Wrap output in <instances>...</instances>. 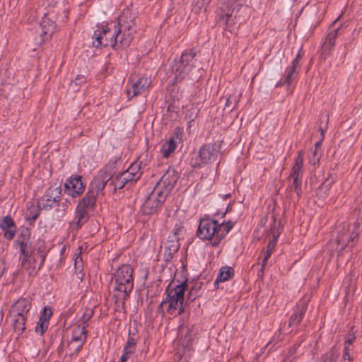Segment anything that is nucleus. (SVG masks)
Returning <instances> with one entry per match:
<instances>
[{"label":"nucleus","instance_id":"864d4df0","mask_svg":"<svg viewBox=\"0 0 362 362\" xmlns=\"http://www.w3.org/2000/svg\"><path fill=\"white\" fill-rule=\"evenodd\" d=\"M192 292H193V289H191V291H189V295H188V297L189 298H192V296H193Z\"/></svg>","mask_w":362,"mask_h":362},{"label":"nucleus","instance_id":"a19ab883","mask_svg":"<svg viewBox=\"0 0 362 362\" xmlns=\"http://www.w3.org/2000/svg\"><path fill=\"white\" fill-rule=\"evenodd\" d=\"M40 257L41 259V262L39 264L37 269H36L35 266H30L28 268H26V269L28 271L30 274H32L33 273L36 272L37 271H38L40 269V268L41 267V266L43 264L44 261H45V255L40 254Z\"/></svg>","mask_w":362,"mask_h":362},{"label":"nucleus","instance_id":"2eb2a0df","mask_svg":"<svg viewBox=\"0 0 362 362\" xmlns=\"http://www.w3.org/2000/svg\"><path fill=\"white\" fill-rule=\"evenodd\" d=\"M128 30L136 31L134 18L129 11H123L119 16L118 28H117V31L119 36L121 35L122 31Z\"/></svg>","mask_w":362,"mask_h":362},{"label":"nucleus","instance_id":"5fc2aeb1","mask_svg":"<svg viewBox=\"0 0 362 362\" xmlns=\"http://www.w3.org/2000/svg\"><path fill=\"white\" fill-rule=\"evenodd\" d=\"M300 57H301V55H300V53L299 52V53L297 54V56L296 57V58H295V59H298L299 60V59H300Z\"/></svg>","mask_w":362,"mask_h":362},{"label":"nucleus","instance_id":"6e6552de","mask_svg":"<svg viewBox=\"0 0 362 362\" xmlns=\"http://www.w3.org/2000/svg\"><path fill=\"white\" fill-rule=\"evenodd\" d=\"M220 146L210 144L202 146L198 154L191 158L190 165L194 168H201L214 162L219 154Z\"/></svg>","mask_w":362,"mask_h":362},{"label":"nucleus","instance_id":"f704fd0d","mask_svg":"<svg viewBox=\"0 0 362 362\" xmlns=\"http://www.w3.org/2000/svg\"><path fill=\"white\" fill-rule=\"evenodd\" d=\"M49 325V322L45 321V320L39 319L38 322L35 327V332L39 333L40 335H42L45 332L47 329Z\"/></svg>","mask_w":362,"mask_h":362},{"label":"nucleus","instance_id":"ddd939ff","mask_svg":"<svg viewBox=\"0 0 362 362\" xmlns=\"http://www.w3.org/2000/svg\"><path fill=\"white\" fill-rule=\"evenodd\" d=\"M151 84V81L147 77H141L136 81H132L128 85L126 93L129 99L143 93Z\"/></svg>","mask_w":362,"mask_h":362},{"label":"nucleus","instance_id":"f257e3e1","mask_svg":"<svg viewBox=\"0 0 362 362\" xmlns=\"http://www.w3.org/2000/svg\"><path fill=\"white\" fill-rule=\"evenodd\" d=\"M112 175L106 169L100 170L98 175L91 182L86 196L78 203L76 208V223L80 226L85 223L89 217L88 210L93 208L96 198L103 193L105 186L110 180Z\"/></svg>","mask_w":362,"mask_h":362},{"label":"nucleus","instance_id":"6ab92c4d","mask_svg":"<svg viewBox=\"0 0 362 362\" xmlns=\"http://www.w3.org/2000/svg\"><path fill=\"white\" fill-rule=\"evenodd\" d=\"M121 175L129 182V186H132L141 177L142 172L140 170L139 164L134 163Z\"/></svg>","mask_w":362,"mask_h":362},{"label":"nucleus","instance_id":"72a5a7b5","mask_svg":"<svg viewBox=\"0 0 362 362\" xmlns=\"http://www.w3.org/2000/svg\"><path fill=\"white\" fill-rule=\"evenodd\" d=\"M0 228L2 230L15 228V224L12 218L10 216L4 217L1 221L0 222Z\"/></svg>","mask_w":362,"mask_h":362},{"label":"nucleus","instance_id":"a18cd8bd","mask_svg":"<svg viewBox=\"0 0 362 362\" xmlns=\"http://www.w3.org/2000/svg\"><path fill=\"white\" fill-rule=\"evenodd\" d=\"M356 339V337L354 335V333H349L346 337V340H345V346H349V347L350 346V345H351L353 344V342L355 341Z\"/></svg>","mask_w":362,"mask_h":362},{"label":"nucleus","instance_id":"6e6d98bb","mask_svg":"<svg viewBox=\"0 0 362 362\" xmlns=\"http://www.w3.org/2000/svg\"><path fill=\"white\" fill-rule=\"evenodd\" d=\"M37 214H35L33 217H32V219L33 220H35L37 218Z\"/></svg>","mask_w":362,"mask_h":362},{"label":"nucleus","instance_id":"f8f14e48","mask_svg":"<svg viewBox=\"0 0 362 362\" xmlns=\"http://www.w3.org/2000/svg\"><path fill=\"white\" fill-rule=\"evenodd\" d=\"M64 187L65 192L72 197L81 195L85 189L81 177L79 175L70 177L65 182Z\"/></svg>","mask_w":362,"mask_h":362},{"label":"nucleus","instance_id":"423d86ee","mask_svg":"<svg viewBox=\"0 0 362 362\" xmlns=\"http://www.w3.org/2000/svg\"><path fill=\"white\" fill-rule=\"evenodd\" d=\"M358 231L350 223H343L337 228V236L329 243L332 252L339 255L351 241L358 238Z\"/></svg>","mask_w":362,"mask_h":362},{"label":"nucleus","instance_id":"f03ea898","mask_svg":"<svg viewBox=\"0 0 362 362\" xmlns=\"http://www.w3.org/2000/svg\"><path fill=\"white\" fill-rule=\"evenodd\" d=\"M196 53L192 50L183 52L175 66L172 67V71L175 74V81L180 82L188 78L190 80H198L202 75V70L195 67L194 58Z\"/></svg>","mask_w":362,"mask_h":362},{"label":"nucleus","instance_id":"4c0bfd02","mask_svg":"<svg viewBox=\"0 0 362 362\" xmlns=\"http://www.w3.org/2000/svg\"><path fill=\"white\" fill-rule=\"evenodd\" d=\"M81 251L78 254L74 260V268L76 273H81L83 269V262L81 257Z\"/></svg>","mask_w":362,"mask_h":362},{"label":"nucleus","instance_id":"a878e982","mask_svg":"<svg viewBox=\"0 0 362 362\" xmlns=\"http://www.w3.org/2000/svg\"><path fill=\"white\" fill-rule=\"evenodd\" d=\"M241 96V93L236 89L226 99V104L224 109H228L229 111L233 110L238 103Z\"/></svg>","mask_w":362,"mask_h":362},{"label":"nucleus","instance_id":"393cba45","mask_svg":"<svg viewBox=\"0 0 362 362\" xmlns=\"http://www.w3.org/2000/svg\"><path fill=\"white\" fill-rule=\"evenodd\" d=\"M234 275V270L232 267L225 266L220 269L218 276L215 281V284L218 282H224L232 278Z\"/></svg>","mask_w":362,"mask_h":362},{"label":"nucleus","instance_id":"1a4fd4ad","mask_svg":"<svg viewBox=\"0 0 362 362\" xmlns=\"http://www.w3.org/2000/svg\"><path fill=\"white\" fill-rule=\"evenodd\" d=\"M93 38V45L95 47H115L119 43V35L117 33L116 25L114 30L107 25H103L95 31Z\"/></svg>","mask_w":362,"mask_h":362},{"label":"nucleus","instance_id":"49530a36","mask_svg":"<svg viewBox=\"0 0 362 362\" xmlns=\"http://www.w3.org/2000/svg\"><path fill=\"white\" fill-rule=\"evenodd\" d=\"M182 226L180 223H176L175 227L172 230V232L174 233L175 235H177L179 234V232L181 230Z\"/></svg>","mask_w":362,"mask_h":362},{"label":"nucleus","instance_id":"cd10ccee","mask_svg":"<svg viewBox=\"0 0 362 362\" xmlns=\"http://www.w3.org/2000/svg\"><path fill=\"white\" fill-rule=\"evenodd\" d=\"M332 183V180L329 179L326 180L318 188L317 194L322 199L329 196L330 194Z\"/></svg>","mask_w":362,"mask_h":362},{"label":"nucleus","instance_id":"4be33fe9","mask_svg":"<svg viewBox=\"0 0 362 362\" xmlns=\"http://www.w3.org/2000/svg\"><path fill=\"white\" fill-rule=\"evenodd\" d=\"M234 11V7L230 2L223 4L220 7V11L218 13L220 16V21H223L225 25H227L230 18L232 16Z\"/></svg>","mask_w":362,"mask_h":362},{"label":"nucleus","instance_id":"2f4dec72","mask_svg":"<svg viewBox=\"0 0 362 362\" xmlns=\"http://www.w3.org/2000/svg\"><path fill=\"white\" fill-rule=\"evenodd\" d=\"M110 185L113 186L114 190L121 189L125 186H129V182L122 175L117 176L111 181Z\"/></svg>","mask_w":362,"mask_h":362},{"label":"nucleus","instance_id":"39448f33","mask_svg":"<svg viewBox=\"0 0 362 362\" xmlns=\"http://www.w3.org/2000/svg\"><path fill=\"white\" fill-rule=\"evenodd\" d=\"M133 269L128 265L120 267L115 273V291L118 292L117 297L125 300L129 297L134 287Z\"/></svg>","mask_w":362,"mask_h":362},{"label":"nucleus","instance_id":"c03bdc74","mask_svg":"<svg viewBox=\"0 0 362 362\" xmlns=\"http://www.w3.org/2000/svg\"><path fill=\"white\" fill-rule=\"evenodd\" d=\"M4 230V236L6 239L11 240L14 238L15 233H16L15 228H8V229H6Z\"/></svg>","mask_w":362,"mask_h":362},{"label":"nucleus","instance_id":"20e7f679","mask_svg":"<svg viewBox=\"0 0 362 362\" xmlns=\"http://www.w3.org/2000/svg\"><path fill=\"white\" fill-rule=\"evenodd\" d=\"M167 180L168 178L166 175L163 176L158 182V185L154 187L153 190L146 197L142 205V210L144 214H152L155 213L165 202L169 190L173 187V184L175 182V180L173 179L172 182H169L168 183L169 189L165 187L163 189L162 185L165 186Z\"/></svg>","mask_w":362,"mask_h":362},{"label":"nucleus","instance_id":"de8ad7c7","mask_svg":"<svg viewBox=\"0 0 362 362\" xmlns=\"http://www.w3.org/2000/svg\"><path fill=\"white\" fill-rule=\"evenodd\" d=\"M299 60L298 59H294L292 62V64L290 66V67H293L294 69L296 70V67L298 64Z\"/></svg>","mask_w":362,"mask_h":362},{"label":"nucleus","instance_id":"aec40b11","mask_svg":"<svg viewBox=\"0 0 362 362\" xmlns=\"http://www.w3.org/2000/svg\"><path fill=\"white\" fill-rule=\"evenodd\" d=\"M86 326L87 325H81L79 323L73 325L70 327L71 332V339L77 340L84 344L87 338Z\"/></svg>","mask_w":362,"mask_h":362},{"label":"nucleus","instance_id":"f3484780","mask_svg":"<svg viewBox=\"0 0 362 362\" xmlns=\"http://www.w3.org/2000/svg\"><path fill=\"white\" fill-rule=\"evenodd\" d=\"M41 29L40 35L42 37V40H48L50 39L55 30V22L51 19L47 14H45L40 23Z\"/></svg>","mask_w":362,"mask_h":362},{"label":"nucleus","instance_id":"603ef678","mask_svg":"<svg viewBox=\"0 0 362 362\" xmlns=\"http://www.w3.org/2000/svg\"><path fill=\"white\" fill-rule=\"evenodd\" d=\"M324 362H336V361L331 356H327Z\"/></svg>","mask_w":362,"mask_h":362},{"label":"nucleus","instance_id":"412c9836","mask_svg":"<svg viewBox=\"0 0 362 362\" xmlns=\"http://www.w3.org/2000/svg\"><path fill=\"white\" fill-rule=\"evenodd\" d=\"M303 173V154L299 151L298 156L295 158V163L291 168L289 177L302 178Z\"/></svg>","mask_w":362,"mask_h":362},{"label":"nucleus","instance_id":"09e8293b","mask_svg":"<svg viewBox=\"0 0 362 362\" xmlns=\"http://www.w3.org/2000/svg\"><path fill=\"white\" fill-rule=\"evenodd\" d=\"M265 267H263V261L262 262V266H261V268L259 269V271L258 272V276H261L262 277L263 275H264V269Z\"/></svg>","mask_w":362,"mask_h":362},{"label":"nucleus","instance_id":"4468645a","mask_svg":"<svg viewBox=\"0 0 362 362\" xmlns=\"http://www.w3.org/2000/svg\"><path fill=\"white\" fill-rule=\"evenodd\" d=\"M83 344H84L77 340L73 339H70L66 343V344L64 342H62L58 348V354L61 356L66 348V355L69 356L71 358H75L79 353Z\"/></svg>","mask_w":362,"mask_h":362},{"label":"nucleus","instance_id":"052dcab7","mask_svg":"<svg viewBox=\"0 0 362 362\" xmlns=\"http://www.w3.org/2000/svg\"><path fill=\"white\" fill-rule=\"evenodd\" d=\"M320 131H321V133H322V136H324V131L322 129H320Z\"/></svg>","mask_w":362,"mask_h":362},{"label":"nucleus","instance_id":"680f3d73","mask_svg":"<svg viewBox=\"0 0 362 362\" xmlns=\"http://www.w3.org/2000/svg\"><path fill=\"white\" fill-rule=\"evenodd\" d=\"M318 146H320V142H317V143L316 144V145H315V148H317V147H318Z\"/></svg>","mask_w":362,"mask_h":362},{"label":"nucleus","instance_id":"5701e85b","mask_svg":"<svg viewBox=\"0 0 362 362\" xmlns=\"http://www.w3.org/2000/svg\"><path fill=\"white\" fill-rule=\"evenodd\" d=\"M337 30H334L329 33L323 44L322 52L325 54H329L332 49L335 45V41L337 37Z\"/></svg>","mask_w":362,"mask_h":362},{"label":"nucleus","instance_id":"9d476101","mask_svg":"<svg viewBox=\"0 0 362 362\" xmlns=\"http://www.w3.org/2000/svg\"><path fill=\"white\" fill-rule=\"evenodd\" d=\"M61 193L62 188L59 185L51 186L40 199L39 206L43 209L52 208L55 203L59 202Z\"/></svg>","mask_w":362,"mask_h":362},{"label":"nucleus","instance_id":"4d7b16f0","mask_svg":"<svg viewBox=\"0 0 362 362\" xmlns=\"http://www.w3.org/2000/svg\"><path fill=\"white\" fill-rule=\"evenodd\" d=\"M295 351V349H291L290 351H289V354L291 355L293 354V351Z\"/></svg>","mask_w":362,"mask_h":362},{"label":"nucleus","instance_id":"13d9d810","mask_svg":"<svg viewBox=\"0 0 362 362\" xmlns=\"http://www.w3.org/2000/svg\"><path fill=\"white\" fill-rule=\"evenodd\" d=\"M317 148H315V150L314 151V155L315 156L317 154Z\"/></svg>","mask_w":362,"mask_h":362},{"label":"nucleus","instance_id":"c9c22d12","mask_svg":"<svg viewBox=\"0 0 362 362\" xmlns=\"http://www.w3.org/2000/svg\"><path fill=\"white\" fill-rule=\"evenodd\" d=\"M93 315V310L92 308H87L83 313V316L78 320L77 323L81 325H86L88 320L92 317Z\"/></svg>","mask_w":362,"mask_h":362},{"label":"nucleus","instance_id":"ea45409f","mask_svg":"<svg viewBox=\"0 0 362 362\" xmlns=\"http://www.w3.org/2000/svg\"><path fill=\"white\" fill-rule=\"evenodd\" d=\"M52 309L48 306H45L43 308V313H42V315H41V317H40V319H41V320L45 319V321L49 322V320L52 317Z\"/></svg>","mask_w":362,"mask_h":362},{"label":"nucleus","instance_id":"e2e57ef3","mask_svg":"<svg viewBox=\"0 0 362 362\" xmlns=\"http://www.w3.org/2000/svg\"><path fill=\"white\" fill-rule=\"evenodd\" d=\"M1 276V272H0V277Z\"/></svg>","mask_w":362,"mask_h":362},{"label":"nucleus","instance_id":"79ce46f5","mask_svg":"<svg viewBox=\"0 0 362 362\" xmlns=\"http://www.w3.org/2000/svg\"><path fill=\"white\" fill-rule=\"evenodd\" d=\"M211 0H197L196 3V6L194 8L195 12L198 13L200 10L205 6V5L208 4Z\"/></svg>","mask_w":362,"mask_h":362},{"label":"nucleus","instance_id":"473e14b6","mask_svg":"<svg viewBox=\"0 0 362 362\" xmlns=\"http://www.w3.org/2000/svg\"><path fill=\"white\" fill-rule=\"evenodd\" d=\"M293 179L292 183L290 185L289 187L291 189H294L298 197H300L302 190H301V178L300 177H290Z\"/></svg>","mask_w":362,"mask_h":362},{"label":"nucleus","instance_id":"c756f323","mask_svg":"<svg viewBox=\"0 0 362 362\" xmlns=\"http://www.w3.org/2000/svg\"><path fill=\"white\" fill-rule=\"evenodd\" d=\"M13 321L14 330L17 332H22L25 329V323L26 317L24 316H11Z\"/></svg>","mask_w":362,"mask_h":362},{"label":"nucleus","instance_id":"a211bd4d","mask_svg":"<svg viewBox=\"0 0 362 362\" xmlns=\"http://www.w3.org/2000/svg\"><path fill=\"white\" fill-rule=\"evenodd\" d=\"M30 308L31 303L28 299L20 298L13 305L10 310V315L26 317Z\"/></svg>","mask_w":362,"mask_h":362},{"label":"nucleus","instance_id":"0eeeda50","mask_svg":"<svg viewBox=\"0 0 362 362\" xmlns=\"http://www.w3.org/2000/svg\"><path fill=\"white\" fill-rule=\"evenodd\" d=\"M187 287V281L182 282L174 288L167 289V298L163 300L160 307H165L167 311L170 314H175L177 311L179 314L184 312L183 300L184 294Z\"/></svg>","mask_w":362,"mask_h":362},{"label":"nucleus","instance_id":"9b49d317","mask_svg":"<svg viewBox=\"0 0 362 362\" xmlns=\"http://www.w3.org/2000/svg\"><path fill=\"white\" fill-rule=\"evenodd\" d=\"M281 227L280 223H277L276 221H274L270 227V234L272 236V238L269 240L266 250L264 252V258H263V267H265L267 264V261L270 257L276 245L279 235L281 233Z\"/></svg>","mask_w":362,"mask_h":362},{"label":"nucleus","instance_id":"bb28decb","mask_svg":"<svg viewBox=\"0 0 362 362\" xmlns=\"http://www.w3.org/2000/svg\"><path fill=\"white\" fill-rule=\"evenodd\" d=\"M176 148V144L173 138H170L165 142L160 149L162 156L164 158H168L170 155L174 152Z\"/></svg>","mask_w":362,"mask_h":362},{"label":"nucleus","instance_id":"7c9ffc66","mask_svg":"<svg viewBox=\"0 0 362 362\" xmlns=\"http://www.w3.org/2000/svg\"><path fill=\"white\" fill-rule=\"evenodd\" d=\"M136 346V340L132 337H129L127 342L124 347L123 353L130 357L135 352Z\"/></svg>","mask_w":362,"mask_h":362},{"label":"nucleus","instance_id":"3c124183","mask_svg":"<svg viewBox=\"0 0 362 362\" xmlns=\"http://www.w3.org/2000/svg\"><path fill=\"white\" fill-rule=\"evenodd\" d=\"M75 81H85V78L83 76H77L75 79Z\"/></svg>","mask_w":362,"mask_h":362},{"label":"nucleus","instance_id":"8fccbe9b","mask_svg":"<svg viewBox=\"0 0 362 362\" xmlns=\"http://www.w3.org/2000/svg\"><path fill=\"white\" fill-rule=\"evenodd\" d=\"M129 357L127 355H125L124 353L122 354L119 361L118 362H126L127 361V359L129 358Z\"/></svg>","mask_w":362,"mask_h":362},{"label":"nucleus","instance_id":"37998d69","mask_svg":"<svg viewBox=\"0 0 362 362\" xmlns=\"http://www.w3.org/2000/svg\"><path fill=\"white\" fill-rule=\"evenodd\" d=\"M360 226H361L362 230V211L361 209H359V214L358 215L356 222L354 224H352V228H356L359 232Z\"/></svg>","mask_w":362,"mask_h":362},{"label":"nucleus","instance_id":"58836bf2","mask_svg":"<svg viewBox=\"0 0 362 362\" xmlns=\"http://www.w3.org/2000/svg\"><path fill=\"white\" fill-rule=\"evenodd\" d=\"M353 360L354 358L349 353V346H345L341 362H353Z\"/></svg>","mask_w":362,"mask_h":362},{"label":"nucleus","instance_id":"b1692460","mask_svg":"<svg viewBox=\"0 0 362 362\" xmlns=\"http://www.w3.org/2000/svg\"><path fill=\"white\" fill-rule=\"evenodd\" d=\"M307 306L305 304L298 307L293 314L291 315L289 320V326H296L300 324L305 312Z\"/></svg>","mask_w":362,"mask_h":362},{"label":"nucleus","instance_id":"7ed1b4c3","mask_svg":"<svg viewBox=\"0 0 362 362\" xmlns=\"http://www.w3.org/2000/svg\"><path fill=\"white\" fill-rule=\"evenodd\" d=\"M230 222L218 224V221L211 219L200 221L197 235L202 240H213V245H217L232 228Z\"/></svg>","mask_w":362,"mask_h":362},{"label":"nucleus","instance_id":"e433bc0d","mask_svg":"<svg viewBox=\"0 0 362 362\" xmlns=\"http://www.w3.org/2000/svg\"><path fill=\"white\" fill-rule=\"evenodd\" d=\"M297 74L296 70L293 67L288 66L286 70L284 83L289 85L295 75Z\"/></svg>","mask_w":362,"mask_h":362},{"label":"nucleus","instance_id":"c85d7f7f","mask_svg":"<svg viewBox=\"0 0 362 362\" xmlns=\"http://www.w3.org/2000/svg\"><path fill=\"white\" fill-rule=\"evenodd\" d=\"M135 33L136 31H122L121 35L119 38V43L122 47L129 46L131 44Z\"/></svg>","mask_w":362,"mask_h":362},{"label":"nucleus","instance_id":"bf43d9fd","mask_svg":"<svg viewBox=\"0 0 362 362\" xmlns=\"http://www.w3.org/2000/svg\"><path fill=\"white\" fill-rule=\"evenodd\" d=\"M2 317H3V315H2L1 312L0 311V320H1Z\"/></svg>","mask_w":362,"mask_h":362},{"label":"nucleus","instance_id":"dca6fc26","mask_svg":"<svg viewBox=\"0 0 362 362\" xmlns=\"http://www.w3.org/2000/svg\"><path fill=\"white\" fill-rule=\"evenodd\" d=\"M16 244L19 247L20 255H19V261L21 262V265L23 267H25L27 264H30V255H31V248L30 245L28 240L24 239L23 240H20L19 239L16 240Z\"/></svg>","mask_w":362,"mask_h":362}]
</instances>
